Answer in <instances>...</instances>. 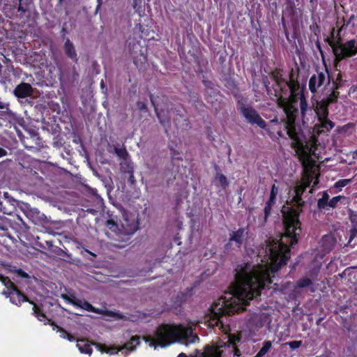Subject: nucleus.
<instances>
[{
	"mask_svg": "<svg viewBox=\"0 0 357 357\" xmlns=\"http://www.w3.org/2000/svg\"><path fill=\"white\" fill-rule=\"evenodd\" d=\"M311 179L305 183H298L294 188V195L291 202L284 206L282 212L284 234L280 240L269 238L259 249L255 262H243L236 269L235 281L230 291L225 293L211 307L208 315V326L222 328L227 324V316L245 309L249 301L260 295V291L271 282L270 272L275 273L289 259V243L293 245L301 233L298 219L304 202L301 196L310 186Z\"/></svg>",
	"mask_w": 357,
	"mask_h": 357,
	"instance_id": "nucleus-1",
	"label": "nucleus"
},
{
	"mask_svg": "<svg viewBox=\"0 0 357 357\" xmlns=\"http://www.w3.org/2000/svg\"><path fill=\"white\" fill-rule=\"evenodd\" d=\"M143 339L155 349L158 347H166L176 342L188 346L199 340L198 336L193 333L192 326L185 327L181 324H162L157 328L153 336H144Z\"/></svg>",
	"mask_w": 357,
	"mask_h": 357,
	"instance_id": "nucleus-2",
	"label": "nucleus"
},
{
	"mask_svg": "<svg viewBox=\"0 0 357 357\" xmlns=\"http://www.w3.org/2000/svg\"><path fill=\"white\" fill-rule=\"evenodd\" d=\"M291 90V98L289 100L285 98L279 100V105L283 108L286 115L287 121L285 124V128L287 130V135L294 141L292 145L301 142L300 135V129L295 125V119L298 113V105L296 98H295L292 93L291 86L289 85Z\"/></svg>",
	"mask_w": 357,
	"mask_h": 357,
	"instance_id": "nucleus-3",
	"label": "nucleus"
},
{
	"mask_svg": "<svg viewBox=\"0 0 357 357\" xmlns=\"http://www.w3.org/2000/svg\"><path fill=\"white\" fill-rule=\"evenodd\" d=\"M107 225L121 236H130L138 229L137 217L135 213L124 211L119 224L107 220Z\"/></svg>",
	"mask_w": 357,
	"mask_h": 357,
	"instance_id": "nucleus-4",
	"label": "nucleus"
},
{
	"mask_svg": "<svg viewBox=\"0 0 357 357\" xmlns=\"http://www.w3.org/2000/svg\"><path fill=\"white\" fill-rule=\"evenodd\" d=\"M329 45L331 47L335 55V66L337 69L340 61L351 57L357 54V43L355 40H350L344 43L340 40H330Z\"/></svg>",
	"mask_w": 357,
	"mask_h": 357,
	"instance_id": "nucleus-5",
	"label": "nucleus"
},
{
	"mask_svg": "<svg viewBox=\"0 0 357 357\" xmlns=\"http://www.w3.org/2000/svg\"><path fill=\"white\" fill-rule=\"evenodd\" d=\"M61 298L68 303L72 304L73 305L85 310L86 311L93 312L100 314H103L105 316L111 317L116 320L126 319L125 316H123L117 311H112L107 310H103L98 308H96L91 303L86 301L85 300L78 299L73 295L62 294Z\"/></svg>",
	"mask_w": 357,
	"mask_h": 357,
	"instance_id": "nucleus-6",
	"label": "nucleus"
},
{
	"mask_svg": "<svg viewBox=\"0 0 357 357\" xmlns=\"http://www.w3.org/2000/svg\"><path fill=\"white\" fill-rule=\"evenodd\" d=\"M235 341L228 340L218 345H208L203 352H197L198 357H231L235 351Z\"/></svg>",
	"mask_w": 357,
	"mask_h": 357,
	"instance_id": "nucleus-7",
	"label": "nucleus"
},
{
	"mask_svg": "<svg viewBox=\"0 0 357 357\" xmlns=\"http://www.w3.org/2000/svg\"><path fill=\"white\" fill-rule=\"evenodd\" d=\"M328 105L324 100L316 104L314 112L318 118V123L314 126V131L318 135L325 131L328 132L334 127V123L328 119Z\"/></svg>",
	"mask_w": 357,
	"mask_h": 357,
	"instance_id": "nucleus-8",
	"label": "nucleus"
},
{
	"mask_svg": "<svg viewBox=\"0 0 357 357\" xmlns=\"http://www.w3.org/2000/svg\"><path fill=\"white\" fill-rule=\"evenodd\" d=\"M140 343V337L139 336H133L130 338V340L125 343L121 347H109L106 345L97 344L96 347L101 353H107L110 355L116 354L119 351H121L122 354L126 356L128 355L130 352L135 351L137 347Z\"/></svg>",
	"mask_w": 357,
	"mask_h": 357,
	"instance_id": "nucleus-9",
	"label": "nucleus"
},
{
	"mask_svg": "<svg viewBox=\"0 0 357 357\" xmlns=\"http://www.w3.org/2000/svg\"><path fill=\"white\" fill-rule=\"evenodd\" d=\"M237 107L248 123L256 124L261 128H266V122L253 107L240 102L238 103Z\"/></svg>",
	"mask_w": 357,
	"mask_h": 357,
	"instance_id": "nucleus-10",
	"label": "nucleus"
},
{
	"mask_svg": "<svg viewBox=\"0 0 357 357\" xmlns=\"http://www.w3.org/2000/svg\"><path fill=\"white\" fill-rule=\"evenodd\" d=\"M0 281L5 285L7 289H12L15 291L10 298V301L17 306H20L24 302H29L30 304H33V301H30L13 284V282L8 278L0 275Z\"/></svg>",
	"mask_w": 357,
	"mask_h": 357,
	"instance_id": "nucleus-11",
	"label": "nucleus"
},
{
	"mask_svg": "<svg viewBox=\"0 0 357 357\" xmlns=\"http://www.w3.org/2000/svg\"><path fill=\"white\" fill-rule=\"evenodd\" d=\"M326 82L327 84L330 83V77L328 71L317 72V74L313 75L310 77L309 81V89L312 93H314Z\"/></svg>",
	"mask_w": 357,
	"mask_h": 357,
	"instance_id": "nucleus-12",
	"label": "nucleus"
},
{
	"mask_svg": "<svg viewBox=\"0 0 357 357\" xmlns=\"http://www.w3.org/2000/svg\"><path fill=\"white\" fill-rule=\"evenodd\" d=\"M292 146L296 149V153L303 165L310 162L311 156L310 153V149L308 146H304L302 142Z\"/></svg>",
	"mask_w": 357,
	"mask_h": 357,
	"instance_id": "nucleus-13",
	"label": "nucleus"
},
{
	"mask_svg": "<svg viewBox=\"0 0 357 357\" xmlns=\"http://www.w3.org/2000/svg\"><path fill=\"white\" fill-rule=\"evenodd\" d=\"M9 103L0 98V119L11 123L16 120V115L9 108Z\"/></svg>",
	"mask_w": 357,
	"mask_h": 357,
	"instance_id": "nucleus-14",
	"label": "nucleus"
},
{
	"mask_svg": "<svg viewBox=\"0 0 357 357\" xmlns=\"http://www.w3.org/2000/svg\"><path fill=\"white\" fill-rule=\"evenodd\" d=\"M13 93L18 98H26L33 95V89L31 84L22 82L15 87Z\"/></svg>",
	"mask_w": 357,
	"mask_h": 357,
	"instance_id": "nucleus-15",
	"label": "nucleus"
},
{
	"mask_svg": "<svg viewBox=\"0 0 357 357\" xmlns=\"http://www.w3.org/2000/svg\"><path fill=\"white\" fill-rule=\"evenodd\" d=\"M64 52L65 54L73 61L77 62L78 60L77 54L73 43L67 39L64 44Z\"/></svg>",
	"mask_w": 357,
	"mask_h": 357,
	"instance_id": "nucleus-16",
	"label": "nucleus"
},
{
	"mask_svg": "<svg viewBox=\"0 0 357 357\" xmlns=\"http://www.w3.org/2000/svg\"><path fill=\"white\" fill-rule=\"evenodd\" d=\"M336 243L335 238L332 235H326L321 240V245L326 252H329L333 248Z\"/></svg>",
	"mask_w": 357,
	"mask_h": 357,
	"instance_id": "nucleus-17",
	"label": "nucleus"
},
{
	"mask_svg": "<svg viewBox=\"0 0 357 357\" xmlns=\"http://www.w3.org/2000/svg\"><path fill=\"white\" fill-rule=\"evenodd\" d=\"M77 347L79 351L82 354H86L91 356L93 351L91 344L85 340H77Z\"/></svg>",
	"mask_w": 357,
	"mask_h": 357,
	"instance_id": "nucleus-18",
	"label": "nucleus"
},
{
	"mask_svg": "<svg viewBox=\"0 0 357 357\" xmlns=\"http://www.w3.org/2000/svg\"><path fill=\"white\" fill-rule=\"evenodd\" d=\"M246 236V232L244 229H239L236 232L233 234V235L230 237L229 241H235L237 244V246L241 245Z\"/></svg>",
	"mask_w": 357,
	"mask_h": 357,
	"instance_id": "nucleus-19",
	"label": "nucleus"
},
{
	"mask_svg": "<svg viewBox=\"0 0 357 357\" xmlns=\"http://www.w3.org/2000/svg\"><path fill=\"white\" fill-rule=\"evenodd\" d=\"M213 183L218 187L222 188V189L226 188L229 185V182L227 181V177L222 174L218 173L215 176Z\"/></svg>",
	"mask_w": 357,
	"mask_h": 357,
	"instance_id": "nucleus-20",
	"label": "nucleus"
},
{
	"mask_svg": "<svg viewBox=\"0 0 357 357\" xmlns=\"http://www.w3.org/2000/svg\"><path fill=\"white\" fill-rule=\"evenodd\" d=\"M33 314L40 321H47L48 324H50L52 326H56L54 323L52 322L51 320L47 319L46 315L42 312L40 308L36 305V304L33 302Z\"/></svg>",
	"mask_w": 357,
	"mask_h": 357,
	"instance_id": "nucleus-21",
	"label": "nucleus"
},
{
	"mask_svg": "<svg viewBox=\"0 0 357 357\" xmlns=\"http://www.w3.org/2000/svg\"><path fill=\"white\" fill-rule=\"evenodd\" d=\"M128 320L131 321H149V316L146 315L145 313L142 312H137L135 315H132L130 317L128 318Z\"/></svg>",
	"mask_w": 357,
	"mask_h": 357,
	"instance_id": "nucleus-22",
	"label": "nucleus"
},
{
	"mask_svg": "<svg viewBox=\"0 0 357 357\" xmlns=\"http://www.w3.org/2000/svg\"><path fill=\"white\" fill-rule=\"evenodd\" d=\"M333 87H334L333 91L328 96V97L327 98L326 100H324L328 105H330L331 103L336 102L337 100L338 96H339V92L336 91L337 89V88H338L337 85L335 82L333 83Z\"/></svg>",
	"mask_w": 357,
	"mask_h": 357,
	"instance_id": "nucleus-23",
	"label": "nucleus"
},
{
	"mask_svg": "<svg viewBox=\"0 0 357 357\" xmlns=\"http://www.w3.org/2000/svg\"><path fill=\"white\" fill-rule=\"evenodd\" d=\"M155 112L156 115L159 119L160 123L164 127H166L169 124V118H167L165 116V112L163 110L158 112V108L156 107H155Z\"/></svg>",
	"mask_w": 357,
	"mask_h": 357,
	"instance_id": "nucleus-24",
	"label": "nucleus"
},
{
	"mask_svg": "<svg viewBox=\"0 0 357 357\" xmlns=\"http://www.w3.org/2000/svg\"><path fill=\"white\" fill-rule=\"evenodd\" d=\"M299 99H300L301 114V116L303 118V123H305V114L308 109L307 104V102L303 95H301L299 97Z\"/></svg>",
	"mask_w": 357,
	"mask_h": 357,
	"instance_id": "nucleus-25",
	"label": "nucleus"
},
{
	"mask_svg": "<svg viewBox=\"0 0 357 357\" xmlns=\"http://www.w3.org/2000/svg\"><path fill=\"white\" fill-rule=\"evenodd\" d=\"M272 343L271 341H266L264 343L263 347L257 353V357H263L271 349Z\"/></svg>",
	"mask_w": 357,
	"mask_h": 357,
	"instance_id": "nucleus-26",
	"label": "nucleus"
},
{
	"mask_svg": "<svg viewBox=\"0 0 357 357\" xmlns=\"http://www.w3.org/2000/svg\"><path fill=\"white\" fill-rule=\"evenodd\" d=\"M114 151H115V153L118 155V157L120 158L121 159L126 160L128 155V153L126 148L123 146H122V147L115 146Z\"/></svg>",
	"mask_w": 357,
	"mask_h": 357,
	"instance_id": "nucleus-27",
	"label": "nucleus"
},
{
	"mask_svg": "<svg viewBox=\"0 0 357 357\" xmlns=\"http://www.w3.org/2000/svg\"><path fill=\"white\" fill-rule=\"evenodd\" d=\"M54 327L58 328L59 332L61 333V337L62 338H67L70 342H73L75 340V338L71 335L70 334L68 333L63 328L56 326H54Z\"/></svg>",
	"mask_w": 357,
	"mask_h": 357,
	"instance_id": "nucleus-28",
	"label": "nucleus"
},
{
	"mask_svg": "<svg viewBox=\"0 0 357 357\" xmlns=\"http://www.w3.org/2000/svg\"><path fill=\"white\" fill-rule=\"evenodd\" d=\"M273 78L280 90L282 89V85H289L286 81L282 80L278 75H273Z\"/></svg>",
	"mask_w": 357,
	"mask_h": 357,
	"instance_id": "nucleus-29",
	"label": "nucleus"
},
{
	"mask_svg": "<svg viewBox=\"0 0 357 357\" xmlns=\"http://www.w3.org/2000/svg\"><path fill=\"white\" fill-rule=\"evenodd\" d=\"M342 199H344V197L343 196H337V197H333L331 200H329L328 202V207L329 208H335L337 203Z\"/></svg>",
	"mask_w": 357,
	"mask_h": 357,
	"instance_id": "nucleus-30",
	"label": "nucleus"
},
{
	"mask_svg": "<svg viewBox=\"0 0 357 357\" xmlns=\"http://www.w3.org/2000/svg\"><path fill=\"white\" fill-rule=\"evenodd\" d=\"M275 202H271L270 200H268V202L266 204V206L264 208V219L263 223H264L266 221L268 216L270 215L272 205Z\"/></svg>",
	"mask_w": 357,
	"mask_h": 357,
	"instance_id": "nucleus-31",
	"label": "nucleus"
},
{
	"mask_svg": "<svg viewBox=\"0 0 357 357\" xmlns=\"http://www.w3.org/2000/svg\"><path fill=\"white\" fill-rule=\"evenodd\" d=\"M278 192V188L275 184H273L271 188V195H270V199H269L271 202H275V199Z\"/></svg>",
	"mask_w": 357,
	"mask_h": 357,
	"instance_id": "nucleus-32",
	"label": "nucleus"
},
{
	"mask_svg": "<svg viewBox=\"0 0 357 357\" xmlns=\"http://www.w3.org/2000/svg\"><path fill=\"white\" fill-rule=\"evenodd\" d=\"M297 284L299 287H305L310 285L312 284V282L308 278H303L298 280Z\"/></svg>",
	"mask_w": 357,
	"mask_h": 357,
	"instance_id": "nucleus-33",
	"label": "nucleus"
},
{
	"mask_svg": "<svg viewBox=\"0 0 357 357\" xmlns=\"http://www.w3.org/2000/svg\"><path fill=\"white\" fill-rule=\"evenodd\" d=\"M328 202L329 201L321 200V199H319L318 200V203H317L318 207L319 208L327 209L328 207Z\"/></svg>",
	"mask_w": 357,
	"mask_h": 357,
	"instance_id": "nucleus-34",
	"label": "nucleus"
},
{
	"mask_svg": "<svg viewBox=\"0 0 357 357\" xmlns=\"http://www.w3.org/2000/svg\"><path fill=\"white\" fill-rule=\"evenodd\" d=\"M292 349L298 348L301 345V341H292L287 343Z\"/></svg>",
	"mask_w": 357,
	"mask_h": 357,
	"instance_id": "nucleus-35",
	"label": "nucleus"
},
{
	"mask_svg": "<svg viewBox=\"0 0 357 357\" xmlns=\"http://www.w3.org/2000/svg\"><path fill=\"white\" fill-rule=\"evenodd\" d=\"M350 182L349 179L340 180L335 183V186L337 188L344 187Z\"/></svg>",
	"mask_w": 357,
	"mask_h": 357,
	"instance_id": "nucleus-36",
	"label": "nucleus"
},
{
	"mask_svg": "<svg viewBox=\"0 0 357 357\" xmlns=\"http://www.w3.org/2000/svg\"><path fill=\"white\" fill-rule=\"evenodd\" d=\"M14 291H15L13 289H8L7 291H3L1 294L3 296H5L6 297L10 298L11 296H13Z\"/></svg>",
	"mask_w": 357,
	"mask_h": 357,
	"instance_id": "nucleus-37",
	"label": "nucleus"
},
{
	"mask_svg": "<svg viewBox=\"0 0 357 357\" xmlns=\"http://www.w3.org/2000/svg\"><path fill=\"white\" fill-rule=\"evenodd\" d=\"M137 109L141 111L146 110V109H147L146 105L144 102H141V101H138L137 102Z\"/></svg>",
	"mask_w": 357,
	"mask_h": 357,
	"instance_id": "nucleus-38",
	"label": "nucleus"
},
{
	"mask_svg": "<svg viewBox=\"0 0 357 357\" xmlns=\"http://www.w3.org/2000/svg\"><path fill=\"white\" fill-rule=\"evenodd\" d=\"M350 233L351 234H350V238H349V243H350L352 241V239L356 236V235L357 234V228L354 227L352 229H351Z\"/></svg>",
	"mask_w": 357,
	"mask_h": 357,
	"instance_id": "nucleus-39",
	"label": "nucleus"
},
{
	"mask_svg": "<svg viewBox=\"0 0 357 357\" xmlns=\"http://www.w3.org/2000/svg\"><path fill=\"white\" fill-rule=\"evenodd\" d=\"M17 273L18 274L19 276H20L22 278H29V275L26 273H25L24 271H23L22 269H18L17 271Z\"/></svg>",
	"mask_w": 357,
	"mask_h": 357,
	"instance_id": "nucleus-40",
	"label": "nucleus"
},
{
	"mask_svg": "<svg viewBox=\"0 0 357 357\" xmlns=\"http://www.w3.org/2000/svg\"><path fill=\"white\" fill-rule=\"evenodd\" d=\"M197 352H200L199 351H196L195 356L191 355V357H198L197 356ZM178 357H187L186 354L184 353H181L178 354Z\"/></svg>",
	"mask_w": 357,
	"mask_h": 357,
	"instance_id": "nucleus-41",
	"label": "nucleus"
},
{
	"mask_svg": "<svg viewBox=\"0 0 357 357\" xmlns=\"http://www.w3.org/2000/svg\"><path fill=\"white\" fill-rule=\"evenodd\" d=\"M320 199H321V200H326V201H328V199H329V195H328V194L326 192H324L323 193L322 197H321V198H320Z\"/></svg>",
	"mask_w": 357,
	"mask_h": 357,
	"instance_id": "nucleus-42",
	"label": "nucleus"
},
{
	"mask_svg": "<svg viewBox=\"0 0 357 357\" xmlns=\"http://www.w3.org/2000/svg\"><path fill=\"white\" fill-rule=\"evenodd\" d=\"M7 155V151L3 148L0 147V157H3Z\"/></svg>",
	"mask_w": 357,
	"mask_h": 357,
	"instance_id": "nucleus-43",
	"label": "nucleus"
},
{
	"mask_svg": "<svg viewBox=\"0 0 357 357\" xmlns=\"http://www.w3.org/2000/svg\"><path fill=\"white\" fill-rule=\"evenodd\" d=\"M233 354L235 356H240V355H241V352H240L239 349H238L236 347H235V351L233 352Z\"/></svg>",
	"mask_w": 357,
	"mask_h": 357,
	"instance_id": "nucleus-44",
	"label": "nucleus"
},
{
	"mask_svg": "<svg viewBox=\"0 0 357 357\" xmlns=\"http://www.w3.org/2000/svg\"><path fill=\"white\" fill-rule=\"evenodd\" d=\"M22 142L24 144V146L27 149H29V148H31V146H29L28 145L26 144V142L24 139H22Z\"/></svg>",
	"mask_w": 357,
	"mask_h": 357,
	"instance_id": "nucleus-45",
	"label": "nucleus"
},
{
	"mask_svg": "<svg viewBox=\"0 0 357 357\" xmlns=\"http://www.w3.org/2000/svg\"><path fill=\"white\" fill-rule=\"evenodd\" d=\"M151 102H152V104L154 105V102L152 99H151Z\"/></svg>",
	"mask_w": 357,
	"mask_h": 357,
	"instance_id": "nucleus-46",
	"label": "nucleus"
},
{
	"mask_svg": "<svg viewBox=\"0 0 357 357\" xmlns=\"http://www.w3.org/2000/svg\"><path fill=\"white\" fill-rule=\"evenodd\" d=\"M63 0H59V3H61Z\"/></svg>",
	"mask_w": 357,
	"mask_h": 357,
	"instance_id": "nucleus-47",
	"label": "nucleus"
}]
</instances>
